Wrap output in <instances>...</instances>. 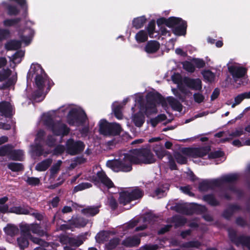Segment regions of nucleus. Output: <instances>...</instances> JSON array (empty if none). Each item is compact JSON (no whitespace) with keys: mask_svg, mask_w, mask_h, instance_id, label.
<instances>
[{"mask_svg":"<svg viewBox=\"0 0 250 250\" xmlns=\"http://www.w3.org/2000/svg\"><path fill=\"white\" fill-rule=\"evenodd\" d=\"M156 159L151 152L146 148L133 149L124 154L123 159L108 161L106 165L113 171L128 172L132 169V165L144 163L152 164Z\"/></svg>","mask_w":250,"mask_h":250,"instance_id":"obj_1","label":"nucleus"},{"mask_svg":"<svg viewBox=\"0 0 250 250\" xmlns=\"http://www.w3.org/2000/svg\"><path fill=\"white\" fill-rule=\"evenodd\" d=\"M239 175L235 173L226 175L211 181H203L199 184V189L200 191H205L215 187H222L226 183H232L236 181Z\"/></svg>","mask_w":250,"mask_h":250,"instance_id":"obj_2","label":"nucleus"},{"mask_svg":"<svg viewBox=\"0 0 250 250\" xmlns=\"http://www.w3.org/2000/svg\"><path fill=\"white\" fill-rule=\"evenodd\" d=\"M158 24H165L169 27L173 28L174 33L177 35H184L186 34L187 22L180 18L171 17L168 19L162 18L157 21Z\"/></svg>","mask_w":250,"mask_h":250,"instance_id":"obj_3","label":"nucleus"},{"mask_svg":"<svg viewBox=\"0 0 250 250\" xmlns=\"http://www.w3.org/2000/svg\"><path fill=\"white\" fill-rule=\"evenodd\" d=\"M122 131L121 125L117 123H109L106 120H102L99 122V132L106 136L119 135Z\"/></svg>","mask_w":250,"mask_h":250,"instance_id":"obj_4","label":"nucleus"},{"mask_svg":"<svg viewBox=\"0 0 250 250\" xmlns=\"http://www.w3.org/2000/svg\"><path fill=\"white\" fill-rule=\"evenodd\" d=\"M144 195V191L139 187L121 192L119 198V203L123 205H125L133 200L141 199Z\"/></svg>","mask_w":250,"mask_h":250,"instance_id":"obj_5","label":"nucleus"},{"mask_svg":"<svg viewBox=\"0 0 250 250\" xmlns=\"http://www.w3.org/2000/svg\"><path fill=\"white\" fill-rule=\"evenodd\" d=\"M228 234L231 241L235 243L237 246L242 245L250 250V236L237 237L236 231L232 229H228Z\"/></svg>","mask_w":250,"mask_h":250,"instance_id":"obj_6","label":"nucleus"},{"mask_svg":"<svg viewBox=\"0 0 250 250\" xmlns=\"http://www.w3.org/2000/svg\"><path fill=\"white\" fill-rule=\"evenodd\" d=\"M46 125L51 128L53 132L56 135H65L69 132V129L66 125L61 122L54 123L51 119L45 121Z\"/></svg>","mask_w":250,"mask_h":250,"instance_id":"obj_7","label":"nucleus"},{"mask_svg":"<svg viewBox=\"0 0 250 250\" xmlns=\"http://www.w3.org/2000/svg\"><path fill=\"white\" fill-rule=\"evenodd\" d=\"M84 113H81L79 110L73 108L69 111L67 120L69 125H78L85 121Z\"/></svg>","mask_w":250,"mask_h":250,"instance_id":"obj_8","label":"nucleus"},{"mask_svg":"<svg viewBox=\"0 0 250 250\" xmlns=\"http://www.w3.org/2000/svg\"><path fill=\"white\" fill-rule=\"evenodd\" d=\"M84 235H79L76 237H69L66 235L62 236L60 238V241L62 244L69 245L75 249L81 246L85 240Z\"/></svg>","mask_w":250,"mask_h":250,"instance_id":"obj_9","label":"nucleus"},{"mask_svg":"<svg viewBox=\"0 0 250 250\" xmlns=\"http://www.w3.org/2000/svg\"><path fill=\"white\" fill-rule=\"evenodd\" d=\"M66 147L68 152L71 155L77 154L84 148V145L81 141H75L73 139H69L66 143Z\"/></svg>","mask_w":250,"mask_h":250,"instance_id":"obj_10","label":"nucleus"},{"mask_svg":"<svg viewBox=\"0 0 250 250\" xmlns=\"http://www.w3.org/2000/svg\"><path fill=\"white\" fill-rule=\"evenodd\" d=\"M210 150L209 146H205L201 147L187 148L185 149V152L191 157L199 158L207 155Z\"/></svg>","mask_w":250,"mask_h":250,"instance_id":"obj_11","label":"nucleus"},{"mask_svg":"<svg viewBox=\"0 0 250 250\" xmlns=\"http://www.w3.org/2000/svg\"><path fill=\"white\" fill-rule=\"evenodd\" d=\"M21 231L28 235V237L31 236V232L37 234L40 236L46 234V232L42 229L41 227L38 224L23 225L21 226Z\"/></svg>","mask_w":250,"mask_h":250,"instance_id":"obj_12","label":"nucleus"},{"mask_svg":"<svg viewBox=\"0 0 250 250\" xmlns=\"http://www.w3.org/2000/svg\"><path fill=\"white\" fill-rule=\"evenodd\" d=\"M92 180L96 185L102 183L108 188L114 186L113 182L103 170L98 171L96 175L93 176Z\"/></svg>","mask_w":250,"mask_h":250,"instance_id":"obj_13","label":"nucleus"},{"mask_svg":"<svg viewBox=\"0 0 250 250\" xmlns=\"http://www.w3.org/2000/svg\"><path fill=\"white\" fill-rule=\"evenodd\" d=\"M35 69L36 71V85L40 90L43 89L44 83L47 80V76L40 65L35 66Z\"/></svg>","mask_w":250,"mask_h":250,"instance_id":"obj_14","label":"nucleus"},{"mask_svg":"<svg viewBox=\"0 0 250 250\" xmlns=\"http://www.w3.org/2000/svg\"><path fill=\"white\" fill-rule=\"evenodd\" d=\"M185 84L189 88L197 91H201L202 88V83L199 78L192 79L185 77L183 80Z\"/></svg>","mask_w":250,"mask_h":250,"instance_id":"obj_15","label":"nucleus"},{"mask_svg":"<svg viewBox=\"0 0 250 250\" xmlns=\"http://www.w3.org/2000/svg\"><path fill=\"white\" fill-rule=\"evenodd\" d=\"M8 212L20 214H27L29 213V210L28 208H25L21 207H14L11 208L9 211V207L7 205H0V212L4 213Z\"/></svg>","mask_w":250,"mask_h":250,"instance_id":"obj_16","label":"nucleus"},{"mask_svg":"<svg viewBox=\"0 0 250 250\" xmlns=\"http://www.w3.org/2000/svg\"><path fill=\"white\" fill-rule=\"evenodd\" d=\"M145 113L147 115L157 112L156 100L149 96L147 98L146 103L145 105Z\"/></svg>","mask_w":250,"mask_h":250,"instance_id":"obj_17","label":"nucleus"},{"mask_svg":"<svg viewBox=\"0 0 250 250\" xmlns=\"http://www.w3.org/2000/svg\"><path fill=\"white\" fill-rule=\"evenodd\" d=\"M229 71L234 79L243 77L247 72L245 68L237 66L229 67Z\"/></svg>","mask_w":250,"mask_h":250,"instance_id":"obj_18","label":"nucleus"},{"mask_svg":"<svg viewBox=\"0 0 250 250\" xmlns=\"http://www.w3.org/2000/svg\"><path fill=\"white\" fill-rule=\"evenodd\" d=\"M140 243V239L137 236L128 237L122 242L123 245L129 248L138 246Z\"/></svg>","mask_w":250,"mask_h":250,"instance_id":"obj_19","label":"nucleus"},{"mask_svg":"<svg viewBox=\"0 0 250 250\" xmlns=\"http://www.w3.org/2000/svg\"><path fill=\"white\" fill-rule=\"evenodd\" d=\"M21 235L17 239V242L18 247L21 250H23L27 248L29 245V242L28 240V235L24 234L21 231Z\"/></svg>","mask_w":250,"mask_h":250,"instance_id":"obj_20","label":"nucleus"},{"mask_svg":"<svg viewBox=\"0 0 250 250\" xmlns=\"http://www.w3.org/2000/svg\"><path fill=\"white\" fill-rule=\"evenodd\" d=\"M160 43L156 41H150L147 42L145 51L148 54H152L156 52L160 48Z\"/></svg>","mask_w":250,"mask_h":250,"instance_id":"obj_21","label":"nucleus"},{"mask_svg":"<svg viewBox=\"0 0 250 250\" xmlns=\"http://www.w3.org/2000/svg\"><path fill=\"white\" fill-rule=\"evenodd\" d=\"M8 156L12 160L22 161L23 152L21 150H13L12 147L10 146Z\"/></svg>","mask_w":250,"mask_h":250,"instance_id":"obj_22","label":"nucleus"},{"mask_svg":"<svg viewBox=\"0 0 250 250\" xmlns=\"http://www.w3.org/2000/svg\"><path fill=\"white\" fill-rule=\"evenodd\" d=\"M12 107L10 103L6 102L0 103V112L5 117H10L12 115Z\"/></svg>","mask_w":250,"mask_h":250,"instance_id":"obj_23","label":"nucleus"},{"mask_svg":"<svg viewBox=\"0 0 250 250\" xmlns=\"http://www.w3.org/2000/svg\"><path fill=\"white\" fill-rule=\"evenodd\" d=\"M4 231L6 235L14 237L19 232V229L16 225L9 224L4 228Z\"/></svg>","mask_w":250,"mask_h":250,"instance_id":"obj_24","label":"nucleus"},{"mask_svg":"<svg viewBox=\"0 0 250 250\" xmlns=\"http://www.w3.org/2000/svg\"><path fill=\"white\" fill-rule=\"evenodd\" d=\"M88 221L83 217H76L72 218L70 220V223L73 227L80 228L84 227L87 224Z\"/></svg>","mask_w":250,"mask_h":250,"instance_id":"obj_25","label":"nucleus"},{"mask_svg":"<svg viewBox=\"0 0 250 250\" xmlns=\"http://www.w3.org/2000/svg\"><path fill=\"white\" fill-rule=\"evenodd\" d=\"M39 143H36L34 145L31 146L33 151L36 154L37 156H40L43 155L46 157L48 154L50 153V151H47L44 152L42 146Z\"/></svg>","mask_w":250,"mask_h":250,"instance_id":"obj_26","label":"nucleus"},{"mask_svg":"<svg viewBox=\"0 0 250 250\" xmlns=\"http://www.w3.org/2000/svg\"><path fill=\"white\" fill-rule=\"evenodd\" d=\"M52 163V159L48 158L37 164L35 168L39 171L46 170Z\"/></svg>","mask_w":250,"mask_h":250,"instance_id":"obj_27","label":"nucleus"},{"mask_svg":"<svg viewBox=\"0 0 250 250\" xmlns=\"http://www.w3.org/2000/svg\"><path fill=\"white\" fill-rule=\"evenodd\" d=\"M21 46V42L17 40H11L5 43V48L7 50H14L20 48Z\"/></svg>","mask_w":250,"mask_h":250,"instance_id":"obj_28","label":"nucleus"},{"mask_svg":"<svg viewBox=\"0 0 250 250\" xmlns=\"http://www.w3.org/2000/svg\"><path fill=\"white\" fill-rule=\"evenodd\" d=\"M99 209L98 207H88L82 210V212L87 216H93L98 214Z\"/></svg>","mask_w":250,"mask_h":250,"instance_id":"obj_29","label":"nucleus"},{"mask_svg":"<svg viewBox=\"0 0 250 250\" xmlns=\"http://www.w3.org/2000/svg\"><path fill=\"white\" fill-rule=\"evenodd\" d=\"M132 121L136 126L141 127L145 122V117L142 113H137L132 116Z\"/></svg>","mask_w":250,"mask_h":250,"instance_id":"obj_30","label":"nucleus"},{"mask_svg":"<svg viewBox=\"0 0 250 250\" xmlns=\"http://www.w3.org/2000/svg\"><path fill=\"white\" fill-rule=\"evenodd\" d=\"M250 98V91L241 93L234 98V103L231 105L234 108L236 105L239 104L244 99Z\"/></svg>","mask_w":250,"mask_h":250,"instance_id":"obj_31","label":"nucleus"},{"mask_svg":"<svg viewBox=\"0 0 250 250\" xmlns=\"http://www.w3.org/2000/svg\"><path fill=\"white\" fill-rule=\"evenodd\" d=\"M167 101L169 104L173 109L177 111H181L182 109L181 104L176 99L173 97H169L167 99Z\"/></svg>","mask_w":250,"mask_h":250,"instance_id":"obj_32","label":"nucleus"},{"mask_svg":"<svg viewBox=\"0 0 250 250\" xmlns=\"http://www.w3.org/2000/svg\"><path fill=\"white\" fill-rule=\"evenodd\" d=\"M148 38L147 33L144 30H142L140 31L135 35V39L138 42H144L147 41Z\"/></svg>","mask_w":250,"mask_h":250,"instance_id":"obj_33","label":"nucleus"},{"mask_svg":"<svg viewBox=\"0 0 250 250\" xmlns=\"http://www.w3.org/2000/svg\"><path fill=\"white\" fill-rule=\"evenodd\" d=\"M109 233L107 231H102L98 233L95 239L98 243H104L107 241L109 239Z\"/></svg>","mask_w":250,"mask_h":250,"instance_id":"obj_34","label":"nucleus"},{"mask_svg":"<svg viewBox=\"0 0 250 250\" xmlns=\"http://www.w3.org/2000/svg\"><path fill=\"white\" fill-rule=\"evenodd\" d=\"M203 199L208 204L212 206H216L219 205V202L217 201L212 194L206 195L203 197Z\"/></svg>","mask_w":250,"mask_h":250,"instance_id":"obj_35","label":"nucleus"},{"mask_svg":"<svg viewBox=\"0 0 250 250\" xmlns=\"http://www.w3.org/2000/svg\"><path fill=\"white\" fill-rule=\"evenodd\" d=\"M146 21V19L142 16L135 18L133 21V26L137 29L141 28Z\"/></svg>","mask_w":250,"mask_h":250,"instance_id":"obj_36","label":"nucleus"},{"mask_svg":"<svg viewBox=\"0 0 250 250\" xmlns=\"http://www.w3.org/2000/svg\"><path fill=\"white\" fill-rule=\"evenodd\" d=\"M169 189L168 185L166 184L162 187L157 188L155 191V195L158 196V198H161L164 196L166 191Z\"/></svg>","mask_w":250,"mask_h":250,"instance_id":"obj_37","label":"nucleus"},{"mask_svg":"<svg viewBox=\"0 0 250 250\" xmlns=\"http://www.w3.org/2000/svg\"><path fill=\"white\" fill-rule=\"evenodd\" d=\"M7 167L13 171H19L23 169V166L21 163H10L8 164Z\"/></svg>","mask_w":250,"mask_h":250,"instance_id":"obj_38","label":"nucleus"},{"mask_svg":"<svg viewBox=\"0 0 250 250\" xmlns=\"http://www.w3.org/2000/svg\"><path fill=\"white\" fill-rule=\"evenodd\" d=\"M24 55V52L22 50H20L16 52L12 56V60L15 63H20L21 61V58Z\"/></svg>","mask_w":250,"mask_h":250,"instance_id":"obj_39","label":"nucleus"},{"mask_svg":"<svg viewBox=\"0 0 250 250\" xmlns=\"http://www.w3.org/2000/svg\"><path fill=\"white\" fill-rule=\"evenodd\" d=\"M119 242L120 239L118 238H114L111 239L109 242L105 245V247L108 250H113L119 244Z\"/></svg>","mask_w":250,"mask_h":250,"instance_id":"obj_40","label":"nucleus"},{"mask_svg":"<svg viewBox=\"0 0 250 250\" xmlns=\"http://www.w3.org/2000/svg\"><path fill=\"white\" fill-rule=\"evenodd\" d=\"M240 208L239 206L236 205H232L229 209L226 210L223 213V216L226 218H229L232 215L233 212Z\"/></svg>","mask_w":250,"mask_h":250,"instance_id":"obj_41","label":"nucleus"},{"mask_svg":"<svg viewBox=\"0 0 250 250\" xmlns=\"http://www.w3.org/2000/svg\"><path fill=\"white\" fill-rule=\"evenodd\" d=\"M183 68L188 72L193 73L195 68L194 64L188 61H185L182 62Z\"/></svg>","mask_w":250,"mask_h":250,"instance_id":"obj_42","label":"nucleus"},{"mask_svg":"<svg viewBox=\"0 0 250 250\" xmlns=\"http://www.w3.org/2000/svg\"><path fill=\"white\" fill-rule=\"evenodd\" d=\"M202 74L205 79L207 80L208 82H212L214 81L215 75L211 71L205 70L202 73Z\"/></svg>","mask_w":250,"mask_h":250,"instance_id":"obj_43","label":"nucleus"},{"mask_svg":"<svg viewBox=\"0 0 250 250\" xmlns=\"http://www.w3.org/2000/svg\"><path fill=\"white\" fill-rule=\"evenodd\" d=\"M11 74V71L9 69H3L0 71V82L6 80Z\"/></svg>","mask_w":250,"mask_h":250,"instance_id":"obj_44","label":"nucleus"},{"mask_svg":"<svg viewBox=\"0 0 250 250\" xmlns=\"http://www.w3.org/2000/svg\"><path fill=\"white\" fill-rule=\"evenodd\" d=\"M174 158L177 163L180 164H185L187 162V158L179 152H176L174 154Z\"/></svg>","mask_w":250,"mask_h":250,"instance_id":"obj_45","label":"nucleus"},{"mask_svg":"<svg viewBox=\"0 0 250 250\" xmlns=\"http://www.w3.org/2000/svg\"><path fill=\"white\" fill-rule=\"evenodd\" d=\"M62 162L61 160H59L57 162L54 164L51 167L50 171L51 176H53L55 174L58 173L60 170V167L62 165Z\"/></svg>","mask_w":250,"mask_h":250,"instance_id":"obj_46","label":"nucleus"},{"mask_svg":"<svg viewBox=\"0 0 250 250\" xmlns=\"http://www.w3.org/2000/svg\"><path fill=\"white\" fill-rule=\"evenodd\" d=\"M92 187V185L89 183H83L80 184L74 188V192H78L79 191L89 188Z\"/></svg>","mask_w":250,"mask_h":250,"instance_id":"obj_47","label":"nucleus"},{"mask_svg":"<svg viewBox=\"0 0 250 250\" xmlns=\"http://www.w3.org/2000/svg\"><path fill=\"white\" fill-rule=\"evenodd\" d=\"M21 18H15L14 19H7L3 21V24L6 26L14 25L21 21Z\"/></svg>","mask_w":250,"mask_h":250,"instance_id":"obj_48","label":"nucleus"},{"mask_svg":"<svg viewBox=\"0 0 250 250\" xmlns=\"http://www.w3.org/2000/svg\"><path fill=\"white\" fill-rule=\"evenodd\" d=\"M25 181L29 185L32 186L38 185L40 183V180L39 178L33 177H28Z\"/></svg>","mask_w":250,"mask_h":250,"instance_id":"obj_49","label":"nucleus"},{"mask_svg":"<svg viewBox=\"0 0 250 250\" xmlns=\"http://www.w3.org/2000/svg\"><path fill=\"white\" fill-rule=\"evenodd\" d=\"M107 203L108 206L113 210L116 209L118 207V203L116 199L112 196L108 198Z\"/></svg>","mask_w":250,"mask_h":250,"instance_id":"obj_50","label":"nucleus"},{"mask_svg":"<svg viewBox=\"0 0 250 250\" xmlns=\"http://www.w3.org/2000/svg\"><path fill=\"white\" fill-rule=\"evenodd\" d=\"M44 96H43V89L40 90L38 89V90L35 91L33 94V98L36 101L39 102L42 100Z\"/></svg>","mask_w":250,"mask_h":250,"instance_id":"obj_51","label":"nucleus"},{"mask_svg":"<svg viewBox=\"0 0 250 250\" xmlns=\"http://www.w3.org/2000/svg\"><path fill=\"white\" fill-rule=\"evenodd\" d=\"M175 210L179 212L187 214L188 209L185 204H178L175 206Z\"/></svg>","mask_w":250,"mask_h":250,"instance_id":"obj_52","label":"nucleus"},{"mask_svg":"<svg viewBox=\"0 0 250 250\" xmlns=\"http://www.w3.org/2000/svg\"><path fill=\"white\" fill-rule=\"evenodd\" d=\"M193 97L195 102L198 104L203 102L205 100V96L200 92L195 93Z\"/></svg>","mask_w":250,"mask_h":250,"instance_id":"obj_53","label":"nucleus"},{"mask_svg":"<svg viewBox=\"0 0 250 250\" xmlns=\"http://www.w3.org/2000/svg\"><path fill=\"white\" fill-rule=\"evenodd\" d=\"M8 14V15H16L20 12V10L16 6L9 5L7 6Z\"/></svg>","mask_w":250,"mask_h":250,"instance_id":"obj_54","label":"nucleus"},{"mask_svg":"<svg viewBox=\"0 0 250 250\" xmlns=\"http://www.w3.org/2000/svg\"><path fill=\"white\" fill-rule=\"evenodd\" d=\"M121 105L118 104L115 105L113 109L115 116L118 119H121L122 118L123 115L121 112Z\"/></svg>","mask_w":250,"mask_h":250,"instance_id":"obj_55","label":"nucleus"},{"mask_svg":"<svg viewBox=\"0 0 250 250\" xmlns=\"http://www.w3.org/2000/svg\"><path fill=\"white\" fill-rule=\"evenodd\" d=\"M201 246V243L198 241H193L187 242L183 244L186 248H198Z\"/></svg>","mask_w":250,"mask_h":250,"instance_id":"obj_56","label":"nucleus"},{"mask_svg":"<svg viewBox=\"0 0 250 250\" xmlns=\"http://www.w3.org/2000/svg\"><path fill=\"white\" fill-rule=\"evenodd\" d=\"M192 61L196 67L198 68H203L205 66V62L202 59H193Z\"/></svg>","mask_w":250,"mask_h":250,"instance_id":"obj_57","label":"nucleus"},{"mask_svg":"<svg viewBox=\"0 0 250 250\" xmlns=\"http://www.w3.org/2000/svg\"><path fill=\"white\" fill-rule=\"evenodd\" d=\"M155 28V23L154 21H150L147 27L148 34L150 37H153V35L154 33V30Z\"/></svg>","mask_w":250,"mask_h":250,"instance_id":"obj_58","label":"nucleus"},{"mask_svg":"<svg viewBox=\"0 0 250 250\" xmlns=\"http://www.w3.org/2000/svg\"><path fill=\"white\" fill-rule=\"evenodd\" d=\"M10 145H5L0 147V156H8Z\"/></svg>","mask_w":250,"mask_h":250,"instance_id":"obj_59","label":"nucleus"},{"mask_svg":"<svg viewBox=\"0 0 250 250\" xmlns=\"http://www.w3.org/2000/svg\"><path fill=\"white\" fill-rule=\"evenodd\" d=\"M174 221L175 222L176 227L183 226L186 224L187 220L185 218L182 217H176L175 218Z\"/></svg>","mask_w":250,"mask_h":250,"instance_id":"obj_60","label":"nucleus"},{"mask_svg":"<svg viewBox=\"0 0 250 250\" xmlns=\"http://www.w3.org/2000/svg\"><path fill=\"white\" fill-rule=\"evenodd\" d=\"M244 134V131H243L242 128L237 129H236L233 132H232L230 134L229 136L233 137H239L241 135Z\"/></svg>","mask_w":250,"mask_h":250,"instance_id":"obj_61","label":"nucleus"},{"mask_svg":"<svg viewBox=\"0 0 250 250\" xmlns=\"http://www.w3.org/2000/svg\"><path fill=\"white\" fill-rule=\"evenodd\" d=\"M9 31L6 29H0V40L8 38L9 36Z\"/></svg>","mask_w":250,"mask_h":250,"instance_id":"obj_62","label":"nucleus"},{"mask_svg":"<svg viewBox=\"0 0 250 250\" xmlns=\"http://www.w3.org/2000/svg\"><path fill=\"white\" fill-rule=\"evenodd\" d=\"M223 155V152L221 151H215L212 152H211L208 155V157L209 158H219Z\"/></svg>","mask_w":250,"mask_h":250,"instance_id":"obj_63","label":"nucleus"},{"mask_svg":"<svg viewBox=\"0 0 250 250\" xmlns=\"http://www.w3.org/2000/svg\"><path fill=\"white\" fill-rule=\"evenodd\" d=\"M44 135V132L42 130H39L37 134V136L35 139V142L41 143L43 140Z\"/></svg>","mask_w":250,"mask_h":250,"instance_id":"obj_64","label":"nucleus"}]
</instances>
